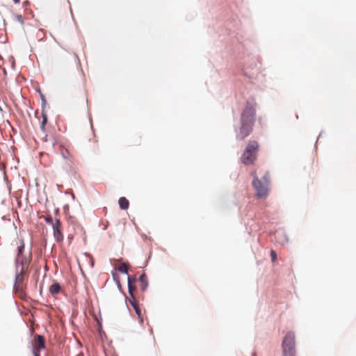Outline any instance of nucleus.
Segmentation results:
<instances>
[{"label": "nucleus", "mask_w": 356, "mask_h": 356, "mask_svg": "<svg viewBox=\"0 0 356 356\" xmlns=\"http://www.w3.org/2000/svg\"><path fill=\"white\" fill-rule=\"evenodd\" d=\"M130 304L133 306L136 314L138 315L139 318H142L141 310L140 309L138 305H137L136 300H129Z\"/></svg>", "instance_id": "13"}, {"label": "nucleus", "mask_w": 356, "mask_h": 356, "mask_svg": "<svg viewBox=\"0 0 356 356\" xmlns=\"http://www.w3.org/2000/svg\"><path fill=\"white\" fill-rule=\"evenodd\" d=\"M60 154L63 156V159H68L70 160V161H72V154L70 153L69 150L67 149V148H64L63 147L61 149H60Z\"/></svg>", "instance_id": "14"}, {"label": "nucleus", "mask_w": 356, "mask_h": 356, "mask_svg": "<svg viewBox=\"0 0 356 356\" xmlns=\"http://www.w3.org/2000/svg\"><path fill=\"white\" fill-rule=\"evenodd\" d=\"M136 282V279L134 277H128V289L129 293L131 297V300H135V297L134 296V291L136 290V286L134 285Z\"/></svg>", "instance_id": "8"}, {"label": "nucleus", "mask_w": 356, "mask_h": 356, "mask_svg": "<svg viewBox=\"0 0 356 356\" xmlns=\"http://www.w3.org/2000/svg\"><path fill=\"white\" fill-rule=\"evenodd\" d=\"M253 177L252 186L256 191V196L258 198L266 199L269 192V185L264 184L260 180L255 172L252 173Z\"/></svg>", "instance_id": "3"}, {"label": "nucleus", "mask_w": 356, "mask_h": 356, "mask_svg": "<svg viewBox=\"0 0 356 356\" xmlns=\"http://www.w3.org/2000/svg\"><path fill=\"white\" fill-rule=\"evenodd\" d=\"M73 59L74 60V61H76L78 60V58L76 57V56H73Z\"/></svg>", "instance_id": "21"}, {"label": "nucleus", "mask_w": 356, "mask_h": 356, "mask_svg": "<svg viewBox=\"0 0 356 356\" xmlns=\"http://www.w3.org/2000/svg\"><path fill=\"white\" fill-rule=\"evenodd\" d=\"M139 286L143 291H145L148 286L147 276L145 273L142 274L138 280Z\"/></svg>", "instance_id": "10"}, {"label": "nucleus", "mask_w": 356, "mask_h": 356, "mask_svg": "<svg viewBox=\"0 0 356 356\" xmlns=\"http://www.w3.org/2000/svg\"><path fill=\"white\" fill-rule=\"evenodd\" d=\"M18 20H19L20 22H22V16H18Z\"/></svg>", "instance_id": "22"}, {"label": "nucleus", "mask_w": 356, "mask_h": 356, "mask_svg": "<svg viewBox=\"0 0 356 356\" xmlns=\"http://www.w3.org/2000/svg\"><path fill=\"white\" fill-rule=\"evenodd\" d=\"M45 348L44 338L41 335H35L33 343V355L34 356H40V350Z\"/></svg>", "instance_id": "5"}, {"label": "nucleus", "mask_w": 356, "mask_h": 356, "mask_svg": "<svg viewBox=\"0 0 356 356\" xmlns=\"http://www.w3.org/2000/svg\"><path fill=\"white\" fill-rule=\"evenodd\" d=\"M263 183L268 184H270V176L268 172H266L264 176L262 177Z\"/></svg>", "instance_id": "18"}, {"label": "nucleus", "mask_w": 356, "mask_h": 356, "mask_svg": "<svg viewBox=\"0 0 356 356\" xmlns=\"http://www.w3.org/2000/svg\"><path fill=\"white\" fill-rule=\"evenodd\" d=\"M15 1V3H19L20 1V0H13Z\"/></svg>", "instance_id": "23"}, {"label": "nucleus", "mask_w": 356, "mask_h": 356, "mask_svg": "<svg viewBox=\"0 0 356 356\" xmlns=\"http://www.w3.org/2000/svg\"><path fill=\"white\" fill-rule=\"evenodd\" d=\"M270 257L273 262L277 260V253L275 250H272L270 251Z\"/></svg>", "instance_id": "19"}, {"label": "nucleus", "mask_w": 356, "mask_h": 356, "mask_svg": "<svg viewBox=\"0 0 356 356\" xmlns=\"http://www.w3.org/2000/svg\"><path fill=\"white\" fill-rule=\"evenodd\" d=\"M24 243L22 239H20L19 242V246H18V252H17V260L20 259V257L24 252Z\"/></svg>", "instance_id": "15"}, {"label": "nucleus", "mask_w": 356, "mask_h": 356, "mask_svg": "<svg viewBox=\"0 0 356 356\" xmlns=\"http://www.w3.org/2000/svg\"><path fill=\"white\" fill-rule=\"evenodd\" d=\"M256 103L254 100L247 101L243 109L241 119L240 127L236 133V138L239 140H244L252 131L254 123Z\"/></svg>", "instance_id": "1"}, {"label": "nucleus", "mask_w": 356, "mask_h": 356, "mask_svg": "<svg viewBox=\"0 0 356 356\" xmlns=\"http://www.w3.org/2000/svg\"><path fill=\"white\" fill-rule=\"evenodd\" d=\"M42 100H43V102L44 103L45 102V99H44L43 97H42Z\"/></svg>", "instance_id": "24"}, {"label": "nucleus", "mask_w": 356, "mask_h": 356, "mask_svg": "<svg viewBox=\"0 0 356 356\" xmlns=\"http://www.w3.org/2000/svg\"><path fill=\"white\" fill-rule=\"evenodd\" d=\"M42 121L40 124V129H42V131H44L45 130V126L47 123V115L46 114V113L44 111L43 109L42 111Z\"/></svg>", "instance_id": "16"}, {"label": "nucleus", "mask_w": 356, "mask_h": 356, "mask_svg": "<svg viewBox=\"0 0 356 356\" xmlns=\"http://www.w3.org/2000/svg\"><path fill=\"white\" fill-rule=\"evenodd\" d=\"M45 220L47 223L51 224L52 226L55 223V222H54L51 217H47V218H46Z\"/></svg>", "instance_id": "20"}, {"label": "nucleus", "mask_w": 356, "mask_h": 356, "mask_svg": "<svg viewBox=\"0 0 356 356\" xmlns=\"http://www.w3.org/2000/svg\"><path fill=\"white\" fill-rule=\"evenodd\" d=\"M258 146V143L255 140H251L248 143L241 156V161L243 164L248 165L254 163L256 160Z\"/></svg>", "instance_id": "2"}, {"label": "nucleus", "mask_w": 356, "mask_h": 356, "mask_svg": "<svg viewBox=\"0 0 356 356\" xmlns=\"http://www.w3.org/2000/svg\"><path fill=\"white\" fill-rule=\"evenodd\" d=\"M282 347L296 348V337L294 332H288L283 339Z\"/></svg>", "instance_id": "6"}, {"label": "nucleus", "mask_w": 356, "mask_h": 356, "mask_svg": "<svg viewBox=\"0 0 356 356\" xmlns=\"http://www.w3.org/2000/svg\"><path fill=\"white\" fill-rule=\"evenodd\" d=\"M119 206L122 209H127L129 208V202L124 197H122L118 200Z\"/></svg>", "instance_id": "12"}, {"label": "nucleus", "mask_w": 356, "mask_h": 356, "mask_svg": "<svg viewBox=\"0 0 356 356\" xmlns=\"http://www.w3.org/2000/svg\"><path fill=\"white\" fill-rule=\"evenodd\" d=\"M54 236L56 242L61 243L63 241L62 233V225L59 220H56L53 225Z\"/></svg>", "instance_id": "7"}, {"label": "nucleus", "mask_w": 356, "mask_h": 356, "mask_svg": "<svg viewBox=\"0 0 356 356\" xmlns=\"http://www.w3.org/2000/svg\"><path fill=\"white\" fill-rule=\"evenodd\" d=\"M282 356H296V348L282 347Z\"/></svg>", "instance_id": "11"}, {"label": "nucleus", "mask_w": 356, "mask_h": 356, "mask_svg": "<svg viewBox=\"0 0 356 356\" xmlns=\"http://www.w3.org/2000/svg\"><path fill=\"white\" fill-rule=\"evenodd\" d=\"M27 266V261L24 262V261H22L21 270L19 273H17L16 274L14 289L17 292H22L23 291V282L24 278V274L26 272Z\"/></svg>", "instance_id": "4"}, {"label": "nucleus", "mask_w": 356, "mask_h": 356, "mask_svg": "<svg viewBox=\"0 0 356 356\" xmlns=\"http://www.w3.org/2000/svg\"><path fill=\"white\" fill-rule=\"evenodd\" d=\"M61 286L59 283L54 282L49 286V291L52 296H56L61 292Z\"/></svg>", "instance_id": "9"}, {"label": "nucleus", "mask_w": 356, "mask_h": 356, "mask_svg": "<svg viewBox=\"0 0 356 356\" xmlns=\"http://www.w3.org/2000/svg\"><path fill=\"white\" fill-rule=\"evenodd\" d=\"M129 264L123 263L118 266V270L122 273H127Z\"/></svg>", "instance_id": "17"}]
</instances>
